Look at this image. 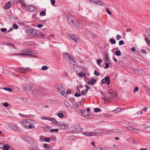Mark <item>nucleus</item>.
Segmentation results:
<instances>
[{"instance_id": "obj_49", "label": "nucleus", "mask_w": 150, "mask_h": 150, "mask_svg": "<svg viewBox=\"0 0 150 150\" xmlns=\"http://www.w3.org/2000/svg\"><path fill=\"white\" fill-rule=\"evenodd\" d=\"M58 116L60 118H62L63 117V114L62 113H59L58 114Z\"/></svg>"}, {"instance_id": "obj_55", "label": "nucleus", "mask_w": 150, "mask_h": 150, "mask_svg": "<svg viewBox=\"0 0 150 150\" xmlns=\"http://www.w3.org/2000/svg\"><path fill=\"white\" fill-rule=\"evenodd\" d=\"M122 38L121 36L120 35H117L116 37V39L117 40H119L121 39Z\"/></svg>"}, {"instance_id": "obj_41", "label": "nucleus", "mask_w": 150, "mask_h": 150, "mask_svg": "<svg viewBox=\"0 0 150 150\" xmlns=\"http://www.w3.org/2000/svg\"><path fill=\"white\" fill-rule=\"evenodd\" d=\"M41 69L42 70H45L48 69V67L46 66H42Z\"/></svg>"}, {"instance_id": "obj_29", "label": "nucleus", "mask_w": 150, "mask_h": 150, "mask_svg": "<svg viewBox=\"0 0 150 150\" xmlns=\"http://www.w3.org/2000/svg\"><path fill=\"white\" fill-rule=\"evenodd\" d=\"M115 132L116 133H121L122 132V130L120 129H116L114 130Z\"/></svg>"}, {"instance_id": "obj_15", "label": "nucleus", "mask_w": 150, "mask_h": 150, "mask_svg": "<svg viewBox=\"0 0 150 150\" xmlns=\"http://www.w3.org/2000/svg\"><path fill=\"white\" fill-rule=\"evenodd\" d=\"M104 58L105 60L106 63H110V61L108 57V52L105 53Z\"/></svg>"}, {"instance_id": "obj_32", "label": "nucleus", "mask_w": 150, "mask_h": 150, "mask_svg": "<svg viewBox=\"0 0 150 150\" xmlns=\"http://www.w3.org/2000/svg\"><path fill=\"white\" fill-rule=\"evenodd\" d=\"M50 129V127L49 126H47L44 128V130L46 132L48 131Z\"/></svg>"}, {"instance_id": "obj_40", "label": "nucleus", "mask_w": 150, "mask_h": 150, "mask_svg": "<svg viewBox=\"0 0 150 150\" xmlns=\"http://www.w3.org/2000/svg\"><path fill=\"white\" fill-rule=\"evenodd\" d=\"M145 39L148 45H150V40H149V39L146 37H145Z\"/></svg>"}, {"instance_id": "obj_9", "label": "nucleus", "mask_w": 150, "mask_h": 150, "mask_svg": "<svg viewBox=\"0 0 150 150\" xmlns=\"http://www.w3.org/2000/svg\"><path fill=\"white\" fill-rule=\"evenodd\" d=\"M30 69L29 68H19L18 69V72L22 73H26L27 71H30Z\"/></svg>"}, {"instance_id": "obj_25", "label": "nucleus", "mask_w": 150, "mask_h": 150, "mask_svg": "<svg viewBox=\"0 0 150 150\" xmlns=\"http://www.w3.org/2000/svg\"><path fill=\"white\" fill-rule=\"evenodd\" d=\"M30 120L29 119H26L25 120H21V122L22 123H28L30 121Z\"/></svg>"}, {"instance_id": "obj_33", "label": "nucleus", "mask_w": 150, "mask_h": 150, "mask_svg": "<svg viewBox=\"0 0 150 150\" xmlns=\"http://www.w3.org/2000/svg\"><path fill=\"white\" fill-rule=\"evenodd\" d=\"M51 140V138L49 137H46L44 138V141L46 142H49Z\"/></svg>"}, {"instance_id": "obj_54", "label": "nucleus", "mask_w": 150, "mask_h": 150, "mask_svg": "<svg viewBox=\"0 0 150 150\" xmlns=\"http://www.w3.org/2000/svg\"><path fill=\"white\" fill-rule=\"evenodd\" d=\"M3 105L4 107H8L9 106L8 104L6 103H4L3 104Z\"/></svg>"}, {"instance_id": "obj_5", "label": "nucleus", "mask_w": 150, "mask_h": 150, "mask_svg": "<svg viewBox=\"0 0 150 150\" xmlns=\"http://www.w3.org/2000/svg\"><path fill=\"white\" fill-rule=\"evenodd\" d=\"M58 127L62 129H66L69 127L68 124H65L62 122H59L58 125Z\"/></svg>"}, {"instance_id": "obj_3", "label": "nucleus", "mask_w": 150, "mask_h": 150, "mask_svg": "<svg viewBox=\"0 0 150 150\" xmlns=\"http://www.w3.org/2000/svg\"><path fill=\"white\" fill-rule=\"evenodd\" d=\"M103 133V132L101 130H100L97 132H85L83 133V135L88 136H97Z\"/></svg>"}, {"instance_id": "obj_63", "label": "nucleus", "mask_w": 150, "mask_h": 150, "mask_svg": "<svg viewBox=\"0 0 150 150\" xmlns=\"http://www.w3.org/2000/svg\"><path fill=\"white\" fill-rule=\"evenodd\" d=\"M22 5L25 8H28V6H27L24 3H23V4H22Z\"/></svg>"}, {"instance_id": "obj_2", "label": "nucleus", "mask_w": 150, "mask_h": 150, "mask_svg": "<svg viewBox=\"0 0 150 150\" xmlns=\"http://www.w3.org/2000/svg\"><path fill=\"white\" fill-rule=\"evenodd\" d=\"M63 57L65 60L67 62L74 64L75 62L74 59L70 56V55L68 53L63 54Z\"/></svg>"}, {"instance_id": "obj_61", "label": "nucleus", "mask_w": 150, "mask_h": 150, "mask_svg": "<svg viewBox=\"0 0 150 150\" xmlns=\"http://www.w3.org/2000/svg\"><path fill=\"white\" fill-rule=\"evenodd\" d=\"M43 25L42 24H39L37 25V27L39 28H41L42 26Z\"/></svg>"}, {"instance_id": "obj_11", "label": "nucleus", "mask_w": 150, "mask_h": 150, "mask_svg": "<svg viewBox=\"0 0 150 150\" xmlns=\"http://www.w3.org/2000/svg\"><path fill=\"white\" fill-rule=\"evenodd\" d=\"M113 94H114V92H113L112 91H110L108 93L106 96L108 97V98H110L111 97L115 98V96H113Z\"/></svg>"}, {"instance_id": "obj_8", "label": "nucleus", "mask_w": 150, "mask_h": 150, "mask_svg": "<svg viewBox=\"0 0 150 150\" xmlns=\"http://www.w3.org/2000/svg\"><path fill=\"white\" fill-rule=\"evenodd\" d=\"M101 82L103 84L106 83L107 85L109 84L110 83V77L109 76L105 77L102 79Z\"/></svg>"}, {"instance_id": "obj_60", "label": "nucleus", "mask_w": 150, "mask_h": 150, "mask_svg": "<svg viewBox=\"0 0 150 150\" xmlns=\"http://www.w3.org/2000/svg\"><path fill=\"white\" fill-rule=\"evenodd\" d=\"M132 30V29L129 28H127L126 30L127 32H129L131 31Z\"/></svg>"}, {"instance_id": "obj_24", "label": "nucleus", "mask_w": 150, "mask_h": 150, "mask_svg": "<svg viewBox=\"0 0 150 150\" xmlns=\"http://www.w3.org/2000/svg\"><path fill=\"white\" fill-rule=\"evenodd\" d=\"M2 147L4 150H7L9 148L10 146L6 144L3 146Z\"/></svg>"}, {"instance_id": "obj_46", "label": "nucleus", "mask_w": 150, "mask_h": 150, "mask_svg": "<svg viewBox=\"0 0 150 150\" xmlns=\"http://www.w3.org/2000/svg\"><path fill=\"white\" fill-rule=\"evenodd\" d=\"M13 27L15 29H17L18 28V25L16 23H14L13 24Z\"/></svg>"}, {"instance_id": "obj_50", "label": "nucleus", "mask_w": 150, "mask_h": 150, "mask_svg": "<svg viewBox=\"0 0 150 150\" xmlns=\"http://www.w3.org/2000/svg\"><path fill=\"white\" fill-rule=\"evenodd\" d=\"M87 89H84V90L82 91L81 92L82 95H84V93H87Z\"/></svg>"}, {"instance_id": "obj_58", "label": "nucleus", "mask_w": 150, "mask_h": 150, "mask_svg": "<svg viewBox=\"0 0 150 150\" xmlns=\"http://www.w3.org/2000/svg\"><path fill=\"white\" fill-rule=\"evenodd\" d=\"M110 63H106V64H105V66L106 69H107L108 68H109V65L108 64H110Z\"/></svg>"}, {"instance_id": "obj_20", "label": "nucleus", "mask_w": 150, "mask_h": 150, "mask_svg": "<svg viewBox=\"0 0 150 150\" xmlns=\"http://www.w3.org/2000/svg\"><path fill=\"white\" fill-rule=\"evenodd\" d=\"M64 105L68 108H70V109H71V106L70 104L67 101L64 102Z\"/></svg>"}, {"instance_id": "obj_39", "label": "nucleus", "mask_w": 150, "mask_h": 150, "mask_svg": "<svg viewBox=\"0 0 150 150\" xmlns=\"http://www.w3.org/2000/svg\"><path fill=\"white\" fill-rule=\"evenodd\" d=\"M109 41L111 44H115L116 43L115 40L113 39H110Z\"/></svg>"}, {"instance_id": "obj_37", "label": "nucleus", "mask_w": 150, "mask_h": 150, "mask_svg": "<svg viewBox=\"0 0 150 150\" xmlns=\"http://www.w3.org/2000/svg\"><path fill=\"white\" fill-rule=\"evenodd\" d=\"M115 54L117 56H120L121 55V52L120 50H118L116 51L115 53Z\"/></svg>"}, {"instance_id": "obj_13", "label": "nucleus", "mask_w": 150, "mask_h": 150, "mask_svg": "<svg viewBox=\"0 0 150 150\" xmlns=\"http://www.w3.org/2000/svg\"><path fill=\"white\" fill-rule=\"evenodd\" d=\"M71 39L74 41L76 43H77L78 40H79V38L76 36L72 34L70 36Z\"/></svg>"}, {"instance_id": "obj_62", "label": "nucleus", "mask_w": 150, "mask_h": 150, "mask_svg": "<svg viewBox=\"0 0 150 150\" xmlns=\"http://www.w3.org/2000/svg\"><path fill=\"white\" fill-rule=\"evenodd\" d=\"M71 93V90L70 89H68L67 91V94H69Z\"/></svg>"}, {"instance_id": "obj_64", "label": "nucleus", "mask_w": 150, "mask_h": 150, "mask_svg": "<svg viewBox=\"0 0 150 150\" xmlns=\"http://www.w3.org/2000/svg\"><path fill=\"white\" fill-rule=\"evenodd\" d=\"M150 34V31L149 30H148L147 31H146V34Z\"/></svg>"}, {"instance_id": "obj_27", "label": "nucleus", "mask_w": 150, "mask_h": 150, "mask_svg": "<svg viewBox=\"0 0 150 150\" xmlns=\"http://www.w3.org/2000/svg\"><path fill=\"white\" fill-rule=\"evenodd\" d=\"M51 120L53 123L56 124L57 125H58L59 123L56 121V120L54 118H51Z\"/></svg>"}, {"instance_id": "obj_1", "label": "nucleus", "mask_w": 150, "mask_h": 150, "mask_svg": "<svg viewBox=\"0 0 150 150\" xmlns=\"http://www.w3.org/2000/svg\"><path fill=\"white\" fill-rule=\"evenodd\" d=\"M68 22L72 26L75 28H78L79 27V23L78 21L75 20V18L74 16L71 15H69L67 17Z\"/></svg>"}, {"instance_id": "obj_28", "label": "nucleus", "mask_w": 150, "mask_h": 150, "mask_svg": "<svg viewBox=\"0 0 150 150\" xmlns=\"http://www.w3.org/2000/svg\"><path fill=\"white\" fill-rule=\"evenodd\" d=\"M132 132L136 134H137L139 132V131L136 128H133Z\"/></svg>"}, {"instance_id": "obj_31", "label": "nucleus", "mask_w": 150, "mask_h": 150, "mask_svg": "<svg viewBox=\"0 0 150 150\" xmlns=\"http://www.w3.org/2000/svg\"><path fill=\"white\" fill-rule=\"evenodd\" d=\"M40 149L38 147L34 146L32 147L30 150H40Z\"/></svg>"}, {"instance_id": "obj_34", "label": "nucleus", "mask_w": 150, "mask_h": 150, "mask_svg": "<svg viewBox=\"0 0 150 150\" xmlns=\"http://www.w3.org/2000/svg\"><path fill=\"white\" fill-rule=\"evenodd\" d=\"M125 129L127 130H128L131 132H132V130L133 129V128L131 127H125Z\"/></svg>"}, {"instance_id": "obj_23", "label": "nucleus", "mask_w": 150, "mask_h": 150, "mask_svg": "<svg viewBox=\"0 0 150 150\" xmlns=\"http://www.w3.org/2000/svg\"><path fill=\"white\" fill-rule=\"evenodd\" d=\"M11 128L15 130H17L18 129V127L15 124H12L10 125Z\"/></svg>"}, {"instance_id": "obj_36", "label": "nucleus", "mask_w": 150, "mask_h": 150, "mask_svg": "<svg viewBox=\"0 0 150 150\" xmlns=\"http://www.w3.org/2000/svg\"><path fill=\"white\" fill-rule=\"evenodd\" d=\"M3 89L6 91H8L9 92H11L12 91V89L10 88H8L6 87H4Z\"/></svg>"}, {"instance_id": "obj_30", "label": "nucleus", "mask_w": 150, "mask_h": 150, "mask_svg": "<svg viewBox=\"0 0 150 150\" xmlns=\"http://www.w3.org/2000/svg\"><path fill=\"white\" fill-rule=\"evenodd\" d=\"M80 103L78 102H76L74 104V107L75 108L77 109L78 108L79 105H80Z\"/></svg>"}, {"instance_id": "obj_4", "label": "nucleus", "mask_w": 150, "mask_h": 150, "mask_svg": "<svg viewBox=\"0 0 150 150\" xmlns=\"http://www.w3.org/2000/svg\"><path fill=\"white\" fill-rule=\"evenodd\" d=\"M21 53H18L17 54V55H24L25 57H29L31 55L32 52L31 50H29L28 49H24L22 50L21 51Z\"/></svg>"}, {"instance_id": "obj_6", "label": "nucleus", "mask_w": 150, "mask_h": 150, "mask_svg": "<svg viewBox=\"0 0 150 150\" xmlns=\"http://www.w3.org/2000/svg\"><path fill=\"white\" fill-rule=\"evenodd\" d=\"M58 91L62 95L64 96L65 94L66 90L64 88H63L62 85H60L58 87Z\"/></svg>"}, {"instance_id": "obj_14", "label": "nucleus", "mask_w": 150, "mask_h": 150, "mask_svg": "<svg viewBox=\"0 0 150 150\" xmlns=\"http://www.w3.org/2000/svg\"><path fill=\"white\" fill-rule=\"evenodd\" d=\"M23 88L24 91H30L31 89V87L30 86L28 85H25L23 86Z\"/></svg>"}, {"instance_id": "obj_44", "label": "nucleus", "mask_w": 150, "mask_h": 150, "mask_svg": "<svg viewBox=\"0 0 150 150\" xmlns=\"http://www.w3.org/2000/svg\"><path fill=\"white\" fill-rule=\"evenodd\" d=\"M96 62L98 64L100 65V63L102 62V60L101 59H98L96 60Z\"/></svg>"}, {"instance_id": "obj_10", "label": "nucleus", "mask_w": 150, "mask_h": 150, "mask_svg": "<svg viewBox=\"0 0 150 150\" xmlns=\"http://www.w3.org/2000/svg\"><path fill=\"white\" fill-rule=\"evenodd\" d=\"M23 138L24 140L29 143H32L33 142V139L29 137H23Z\"/></svg>"}, {"instance_id": "obj_35", "label": "nucleus", "mask_w": 150, "mask_h": 150, "mask_svg": "<svg viewBox=\"0 0 150 150\" xmlns=\"http://www.w3.org/2000/svg\"><path fill=\"white\" fill-rule=\"evenodd\" d=\"M121 110V108H117L116 109L113 110V112L115 113H117L120 111Z\"/></svg>"}, {"instance_id": "obj_48", "label": "nucleus", "mask_w": 150, "mask_h": 150, "mask_svg": "<svg viewBox=\"0 0 150 150\" xmlns=\"http://www.w3.org/2000/svg\"><path fill=\"white\" fill-rule=\"evenodd\" d=\"M19 115L21 117H23L24 118H26L27 117V116L26 115H24L23 114H22L21 113H19Z\"/></svg>"}, {"instance_id": "obj_45", "label": "nucleus", "mask_w": 150, "mask_h": 150, "mask_svg": "<svg viewBox=\"0 0 150 150\" xmlns=\"http://www.w3.org/2000/svg\"><path fill=\"white\" fill-rule=\"evenodd\" d=\"M94 111L95 112H100L101 111V110L100 109L97 108H95L94 109Z\"/></svg>"}, {"instance_id": "obj_52", "label": "nucleus", "mask_w": 150, "mask_h": 150, "mask_svg": "<svg viewBox=\"0 0 150 150\" xmlns=\"http://www.w3.org/2000/svg\"><path fill=\"white\" fill-rule=\"evenodd\" d=\"M124 44V41L123 40L120 41L119 42V44L120 45H122Z\"/></svg>"}, {"instance_id": "obj_47", "label": "nucleus", "mask_w": 150, "mask_h": 150, "mask_svg": "<svg viewBox=\"0 0 150 150\" xmlns=\"http://www.w3.org/2000/svg\"><path fill=\"white\" fill-rule=\"evenodd\" d=\"M35 127V126L31 124H30L29 125L28 128L29 129H34Z\"/></svg>"}, {"instance_id": "obj_51", "label": "nucleus", "mask_w": 150, "mask_h": 150, "mask_svg": "<svg viewBox=\"0 0 150 150\" xmlns=\"http://www.w3.org/2000/svg\"><path fill=\"white\" fill-rule=\"evenodd\" d=\"M106 11L109 15H110L111 14V12L109 11L108 8H106Z\"/></svg>"}, {"instance_id": "obj_56", "label": "nucleus", "mask_w": 150, "mask_h": 150, "mask_svg": "<svg viewBox=\"0 0 150 150\" xmlns=\"http://www.w3.org/2000/svg\"><path fill=\"white\" fill-rule=\"evenodd\" d=\"M138 89H139V88L138 87H135L134 90V92H135L137 91H138Z\"/></svg>"}, {"instance_id": "obj_12", "label": "nucleus", "mask_w": 150, "mask_h": 150, "mask_svg": "<svg viewBox=\"0 0 150 150\" xmlns=\"http://www.w3.org/2000/svg\"><path fill=\"white\" fill-rule=\"evenodd\" d=\"M27 10L32 12H34L36 10L34 6L32 5H29L27 8Z\"/></svg>"}, {"instance_id": "obj_21", "label": "nucleus", "mask_w": 150, "mask_h": 150, "mask_svg": "<svg viewBox=\"0 0 150 150\" xmlns=\"http://www.w3.org/2000/svg\"><path fill=\"white\" fill-rule=\"evenodd\" d=\"M75 128L76 129H77V130H75L76 132H82L83 130V129L79 126H76Z\"/></svg>"}, {"instance_id": "obj_18", "label": "nucleus", "mask_w": 150, "mask_h": 150, "mask_svg": "<svg viewBox=\"0 0 150 150\" xmlns=\"http://www.w3.org/2000/svg\"><path fill=\"white\" fill-rule=\"evenodd\" d=\"M11 1H8L6 3L4 7L5 9H8L11 7Z\"/></svg>"}, {"instance_id": "obj_16", "label": "nucleus", "mask_w": 150, "mask_h": 150, "mask_svg": "<svg viewBox=\"0 0 150 150\" xmlns=\"http://www.w3.org/2000/svg\"><path fill=\"white\" fill-rule=\"evenodd\" d=\"M96 82V80L93 79L91 81H90L87 82V83L89 85H93V84H95Z\"/></svg>"}, {"instance_id": "obj_7", "label": "nucleus", "mask_w": 150, "mask_h": 150, "mask_svg": "<svg viewBox=\"0 0 150 150\" xmlns=\"http://www.w3.org/2000/svg\"><path fill=\"white\" fill-rule=\"evenodd\" d=\"M81 113L87 119H90V113L85 110H82L81 111Z\"/></svg>"}, {"instance_id": "obj_53", "label": "nucleus", "mask_w": 150, "mask_h": 150, "mask_svg": "<svg viewBox=\"0 0 150 150\" xmlns=\"http://www.w3.org/2000/svg\"><path fill=\"white\" fill-rule=\"evenodd\" d=\"M85 88H86V89H87V90L88 91V90H89L90 89V87L88 86V85H87V84H85Z\"/></svg>"}, {"instance_id": "obj_38", "label": "nucleus", "mask_w": 150, "mask_h": 150, "mask_svg": "<svg viewBox=\"0 0 150 150\" xmlns=\"http://www.w3.org/2000/svg\"><path fill=\"white\" fill-rule=\"evenodd\" d=\"M40 15L42 16H44L46 15L45 11H42L40 13Z\"/></svg>"}, {"instance_id": "obj_17", "label": "nucleus", "mask_w": 150, "mask_h": 150, "mask_svg": "<svg viewBox=\"0 0 150 150\" xmlns=\"http://www.w3.org/2000/svg\"><path fill=\"white\" fill-rule=\"evenodd\" d=\"M37 37H40L42 38H43L44 37V34L40 31L37 30Z\"/></svg>"}, {"instance_id": "obj_42", "label": "nucleus", "mask_w": 150, "mask_h": 150, "mask_svg": "<svg viewBox=\"0 0 150 150\" xmlns=\"http://www.w3.org/2000/svg\"><path fill=\"white\" fill-rule=\"evenodd\" d=\"M58 131V129H50V132H57Z\"/></svg>"}, {"instance_id": "obj_22", "label": "nucleus", "mask_w": 150, "mask_h": 150, "mask_svg": "<svg viewBox=\"0 0 150 150\" xmlns=\"http://www.w3.org/2000/svg\"><path fill=\"white\" fill-rule=\"evenodd\" d=\"M143 71L142 69H138L135 71V73L138 75H139L141 74V73H142V72Z\"/></svg>"}, {"instance_id": "obj_43", "label": "nucleus", "mask_w": 150, "mask_h": 150, "mask_svg": "<svg viewBox=\"0 0 150 150\" xmlns=\"http://www.w3.org/2000/svg\"><path fill=\"white\" fill-rule=\"evenodd\" d=\"M94 74L96 76H98L100 74V73L96 70L94 71Z\"/></svg>"}, {"instance_id": "obj_26", "label": "nucleus", "mask_w": 150, "mask_h": 150, "mask_svg": "<svg viewBox=\"0 0 150 150\" xmlns=\"http://www.w3.org/2000/svg\"><path fill=\"white\" fill-rule=\"evenodd\" d=\"M43 146L47 148V149L50 150H52L53 149L52 148H50L49 145L46 144H43Z\"/></svg>"}, {"instance_id": "obj_59", "label": "nucleus", "mask_w": 150, "mask_h": 150, "mask_svg": "<svg viewBox=\"0 0 150 150\" xmlns=\"http://www.w3.org/2000/svg\"><path fill=\"white\" fill-rule=\"evenodd\" d=\"M1 30L2 32H5L6 31V28H2Z\"/></svg>"}, {"instance_id": "obj_57", "label": "nucleus", "mask_w": 150, "mask_h": 150, "mask_svg": "<svg viewBox=\"0 0 150 150\" xmlns=\"http://www.w3.org/2000/svg\"><path fill=\"white\" fill-rule=\"evenodd\" d=\"M50 2L51 3L52 5L53 6H54L55 2V0H51Z\"/></svg>"}, {"instance_id": "obj_19", "label": "nucleus", "mask_w": 150, "mask_h": 150, "mask_svg": "<svg viewBox=\"0 0 150 150\" xmlns=\"http://www.w3.org/2000/svg\"><path fill=\"white\" fill-rule=\"evenodd\" d=\"M37 30H32L31 32V35L34 37H37Z\"/></svg>"}]
</instances>
